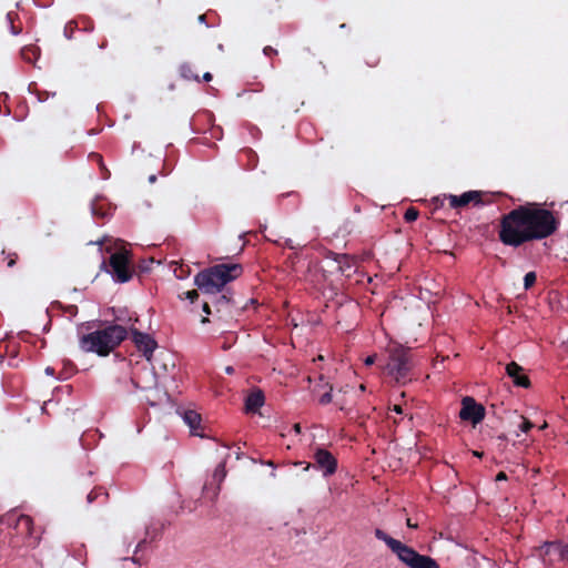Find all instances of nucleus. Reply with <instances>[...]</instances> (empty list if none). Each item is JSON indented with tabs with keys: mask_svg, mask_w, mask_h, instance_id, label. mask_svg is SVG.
<instances>
[{
	"mask_svg": "<svg viewBox=\"0 0 568 568\" xmlns=\"http://www.w3.org/2000/svg\"><path fill=\"white\" fill-rule=\"evenodd\" d=\"M558 226L551 211L536 204L519 205L501 216L498 237L503 244L518 247L552 235Z\"/></svg>",
	"mask_w": 568,
	"mask_h": 568,
	"instance_id": "f257e3e1",
	"label": "nucleus"
},
{
	"mask_svg": "<svg viewBox=\"0 0 568 568\" xmlns=\"http://www.w3.org/2000/svg\"><path fill=\"white\" fill-rule=\"evenodd\" d=\"M125 327L114 324L84 334L79 339V347L84 353H95L99 356H108L122 341L126 338Z\"/></svg>",
	"mask_w": 568,
	"mask_h": 568,
	"instance_id": "f03ea898",
	"label": "nucleus"
},
{
	"mask_svg": "<svg viewBox=\"0 0 568 568\" xmlns=\"http://www.w3.org/2000/svg\"><path fill=\"white\" fill-rule=\"evenodd\" d=\"M374 535L378 540L384 541L397 558L408 568H440L437 561L426 555H420L414 548L390 537L384 530L376 528Z\"/></svg>",
	"mask_w": 568,
	"mask_h": 568,
	"instance_id": "7ed1b4c3",
	"label": "nucleus"
},
{
	"mask_svg": "<svg viewBox=\"0 0 568 568\" xmlns=\"http://www.w3.org/2000/svg\"><path fill=\"white\" fill-rule=\"evenodd\" d=\"M132 253L125 248L123 241L114 243V252L110 254L109 260L101 263V268L111 275L112 280L119 283H125L133 278L134 270L132 266Z\"/></svg>",
	"mask_w": 568,
	"mask_h": 568,
	"instance_id": "20e7f679",
	"label": "nucleus"
},
{
	"mask_svg": "<svg viewBox=\"0 0 568 568\" xmlns=\"http://www.w3.org/2000/svg\"><path fill=\"white\" fill-rule=\"evenodd\" d=\"M243 265L240 263H220L199 272L194 277V284L214 285L229 284L243 274Z\"/></svg>",
	"mask_w": 568,
	"mask_h": 568,
	"instance_id": "39448f33",
	"label": "nucleus"
},
{
	"mask_svg": "<svg viewBox=\"0 0 568 568\" xmlns=\"http://www.w3.org/2000/svg\"><path fill=\"white\" fill-rule=\"evenodd\" d=\"M413 367L412 355L408 348L397 346L390 349L385 366L387 375L395 378L397 383H406L409 371Z\"/></svg>",
	"mask_w": 568,
	"mask_h": 568,
	"instance_id": "423d86ee",
	"label": "nucleus"
},
{
	"mask_svg": "<svg viewBox=\"0 0 568 568\" xmlns=\"http://www.w3.org/2000/svg\"><path fill=\"white\" fill-rule=\"evenodd\" d=\"M532 551L545 567H555L558 564L568 565V541L561 539L545 541L535 547Z\"/></svg>",
	"mask_w": 568,
	"mask_h": 568,
	"instance_id": "0eeeda50",
	"label": "nucleus"
},
{
	"mask_svg": "<svg viewBox=\"0 0 568 568\" xmlns=\"http://www.w3.org/2000/svg\"><path fill=\"white\" fill-rule=\"evenodd\" d=\"M314 464H307L305 469L315 467L323 473L324 477L334 475L337 470V459L325 448L317 447L313 455Z\"/></svg>",
	"mask_w": 568,
	"mask_h": 568,
	"instance_id": "6e6552de",
	"label": "nucleus"
},
{
	"mask_svg": "<svg viewBox=\"0 0 568 568\" xmlns=\"http://www.w3.org/2000/svg\"><path fill=\"white\" fill-rule=\"evenodd\" d=\"M459 417L463 420H469L477 425L485 418V407L477 404L473 397L466 396L462 399Z\"/></svg>",
	"mask_w": 568,
	"mask_h": 568,
	"instance_id": "1a4fd4ad",
	"label": "nucleus"
},
{
	"mask_svg": "<svg viewBox=\"0 0 568 568\" xmlns=\"http://www.w3.org/2000/svg\"><path fill=\"white\" fill-rule=\"evenodd\" d=\"M16 530L18 534L24 535L27 538V546L34 548L39 541L40 536L36 534L33 520L28 515H20L16 520Z\"/></svg>",
	"mask_w": 568,
	"mask_h": 568,
	"instance_id": "9d476101",
	"label": "nucleus"
},
{
	"mask_svg": "<svg viewBox=\"0 0 568 568\" xmlns=\"http://www.w3.org/2000/svg\"><path fill=\"white\" fill-rule=\"evenodd\" d=\"M131 339L135 344L138 349L141 351L148 359H150V356L152 355L153 351L156 347V342L154 341V338H152L151 335L146 333H142L138 329L132 328Z\"/></svg>",
	"mask_w": 568,
	"mask_h": 568,
	"instance_id": "9b49d317",
	"label": "nucleus"
},
{
	"mask_svg": "<svg viewBox=\"0 0 568 568\" xmlns=\"http://www.w3.org/2000/svg\"><path fill=\"white\" fill-rule=\"evenodd\" d=\"M483 193L480 191H467L462 195H453L448 196L449 206L452 209L465 207L469 203H474L475 205L483 204Z\"/></svg>",
	"mask_w": 568,
	"mask_h": 568,
	"instance_id": "f8f14e48",
	"label": "nucleus"
},
{
	"mask_svg": "<svg viewBox=\"0 0 568 568\" xmlns=\"http://www.w3.org/2000/svg\"><path fill=\"white\" fill-rule=\"evenodd\" d=\"M507 375L513 379L516 386L528 388L530 386L529 377L524 374V368L516 362H510L506 366Z\"/></svg>",
	"mask_w": 568,
	"mask_h": 568,
	"instance_id": "ddd939ff",
	"label": "nucleus"
},
{
	"mask_svg": "<svg viewBox=\"0 0 568 568\" xmlns=\"http://www.w3.org/2000/svg\"><path fill=\"white\" fill-rule=\"evenodd\" d=\"M264 393L261 389L253 390L245 398L246 413H257L258 409L264 405Z\"/></svg>",
	"mask_w": 568,
	"mask_h": 568,
	"instance_id": "4468645a",
	"label": "nucleus"
},
{
	"mask_svg": "<svg viewBox=\"0 0 568 568\" xmlns=\"http://www.w3.org/2000/svg\"><path fill=\"white\" fill-rule=\"evenodd\" d=\"M328 257H332L333 261L337 264L336 268L342 274L349 276V272L353 270L352 260L347 254H338L334 252H329Z\"/></svg>",
	"mask_w": 568,
	"mask_h": 568,
	"instance_id": "2eb2a0df",
	"label": "nucleus"
},
{
	"mask_svg": "<svg viewBox=\"0 0 568 568\" xmlns=\"http://www.w3.org/2000/svg\"><path fill=\"white\" fill-rule=\"evenodd\" d=\"M155 263H156V261L153 257L142 258L138 263L132 261V266H133V268H135L134 275L138 276L139 281H143L144 275L149 274L152 271L153 265ZM158 264H160V262H158Z\"/></svg>",
	"mask_w": 568,
	"mask_h": 568,
	"instance_id": "dca6fc26",
	"label": "nucleus"
},
{
	"mask_svg": "<svg viewBox=\"0 0 568 568\" xmlns=\"http://www.w3.org/2000/svg\"><path fill=\"white\" fill-rule=\"evenodd\" d=\"M183 420L190 427L191 434L200 435L196 430L200 428L201 415L195 410H185L183 414Z\"/></svg>",
	"mask_w": 568,
	"mask_h": 568,
	"instance_id": "f3484780",
	"label": "nucleus"
},
{
	"mask_svg": "<svg viewBox=\"0 0 568 568\" xmlns=\"http://www.w3.org/2000/svg\"><path fill=\"white\" fill-rule=\"evenodd\" d=\"M197 287H199V290H201V292L204 295H207V298L203 300V302H202V310L204 313L211 314L209 298L216 293H222L226 286H197Z\"/></svg>",
	"mask_w": 568,
	"mask_h": 568,
	"instance_id": "a211bd4d",
	"label": "nucleus"
},
{
	"mask_svg": "<svg viewBox=\"0 0 568 568\" xmlns=\"http://www.w3.org/2000/svg\"><path fill=\"white\" fill-rule=\"evenodd\" d=\"M179 73L180 77L186 81L200 82L199 74L194 71V67L189 62H184L180 65Z\"/></svg>",
	"mask_w": 568,
	"mask_h": 568,
	"instance_id": "6ab92c4d",
	"label": "nucleus"
},
{
	"mask_svg": "<svg viewBox=\"0 0 568 568\" xmlns=\"http://www.w3.org/2000/svg\"><path fill=\"white\" fill-rule=\"evenodd\" d=\"M6 20L9 24V28H10V32L13 34V36H18L21 33L22 31V27L21 24H16V21L19 20V16L17 12L14 11H9L6 16Z\"/></svg>",
	"mask_w": 568,
	"mask_h": 568,
	"instance_id": "aec40b11",
	"label": "nucleus"
},
{
	"mask_svg": "<svg viewBox=\"0 0 568 568\" xmlns=\"http://www.w3.org/2000/svg\"><path fill=\"white\" fill-rule=\"evenodd\" d=\"M412 294L418 296L420 300H424L427 303H432V300H430L432 292L427 287H423L419 285L413 286Z\"/></svg>",
	"mask_w": 568,
	"mask_h": 568,
	"instance_id": "412c9836",
	"label": "nucleus"
},
{
	"mask_svg": "<svg viewBox=\"0 0 568 568\" xmlns=\"http://www.w3.org/2000/svg\"><path fill=\"white\" fill-rule=\"evenodd\" d=\"M38 51H39V49L34 45L24 47L21 50V55H22L23 60L31 62L32 59H34L37 57Z\"/></svg>",
	"mask_w": 568,
	"mask_h": 568,
	"instance_id": "4be33fe9",
	"label": "nucleus"
},
{
	"mask_svg": "<svg viewBox=\"0 0 568 568\" xmlns=\"http://www.w3.org/2000/svg\"><path fill=\"white\" fill-rule=\"evenodd\" d=\"M1 255L3 256V261L7 262V266L8 267H12L17 260H18V254L14 253V252H6L4 250L1 252Z\"/></svg>",
	"mask_w": 568,
	"mask_h": 568,
	"instance_id": "5701e85b",
	"label": "nucleus"
},
{
	"mask_svg": "<svg viewBox=\"0 0 568 568\" xmlns=\"http://www.w3.org/2000/svg\"><path fill=\"white\" fill-rule=\"evenodd\" d=\"M53 306H57L61 310H63L67 314H69L71 317L75 316L78 313V307L75 305H62L61 302H53Z\"/></svg>",
	"mask_w": 568,
	"mask_h": 568,
	"instance_id": "b1692460",
	"label": "nucleus"
},
{
	"mask_svg": "<svg viewBox=\"0 0 568 568\" xmlns=\"http://www.w3.org/2000/svg\"><path fill=\"white\" fill-rule=\"evenodd\" d=\"M418 215H419V212L417 209H415L414 206H410L406 210L405 214H404V219L406 222L410 223V222H414L418 219Z\"/></svg>",
	"mask_w": 568,
	"mask_h": 568,
	"instance_id": "393cba45",
	"label": "nucleus"
},
{
	"mask_svg": "<svg viewBox=\"0 0 568 568\" xmlns=\"http://www.w3.org/2000/svg\"><path fill=\"white\" fill-rule=\"evenodd\" d=\"M325 387H327V389L320 396V404L321 405H327L332 402V386H329L328 384H325Z\"/></svg>",
	"mask_w": 568,
	"mask_h": 568,
	"instance_id": "a878e982",
	"label": "nucleus"
},
{
	"mask_svg": "<svg viewBox=\"0 0 568 568\" xmlns=\"http://www.w3.org/2000/svg\"><path fill=\"white\" fill-rule=\"evenodd\" d=\"M78 28V24L75 21H69L65 27H64V36L68 38V39H71L72 38V34L74 32V30Z\"/></svg>",
	"mask_w": 568,
	"mask_h": 568,
	"instance_id": "bb28decb",
	"label": "nucleus"
},
{
	"mask_svg": "<svg viewBox=\"0 0 568 568\" xmlns=\"http://www.w3.org/2000/svg\"><path fill=\"white\" fill-rule=\"evenodd\" d=\"M520 418H521V423L519 424L518 428L523 433H528L534 427V424L529 419H527L523 416Z\"/></svg>",
	"mask_w": 568,
	"mask_h": 568,
	"instance_id": "cd10ccee",
	"label": "nucleus"
},
{
	"mask_svg": "<svg viewBox=\"0 0 568 568\" xmlns=\"http://www.w3.org/2000/svg\"><path fill=\"white\" fill-rule=\"evenodd\" d=\"M36 94H37L38 101H40V102H44V101H47L50 97H54V95H55V92H49V91H40V90H37V91H36Z\"/></svg>",
	"mask_w": 568,
	"mask_h": 568,
	"instance_id": "c85d7f7f",
	"label": "nucleus"
},
{
	"mask_svg": "<svg viewBox=\"0 0 568 568\" xmlns=\"http://www.w3.org/2000/svg\"><path fill=\"white\" fill-rule=\"evenodd\" d=\"M100 495H104V497L106 498L108 497V494L106 493H102L101 489H93L91 490L89 494H88V503H92L93 500H95Z\"/></svg>",
	"mask_w": 568,
	"mask_h": 568,
	"instance_id": "c756f323",
	"label": "nucleus"
},
{
	"mask_svg": "<svg viewBox=\"0 0 568 568\" xmlns=\"http://www.w3.org/2000/svg\"><path fill=\"white\" fill-rule=\"evenodd\" d=\"M537 281V274L536 272H528L525 276H524V284H535Z\"/></svg>",
	"mask_w": 568,
	"mask_h": 568,
	"instance_id": "7c9ffc66",
	"label": "nucleus"
},
{
	"mask_svg": "<svg viewBox=\"0 0 568 568\" xmlns=\"http://www.w3.org/2000/svg\"><path fill=\"white\" fill-rule=\"evenodd\" d=\"M185 297L194 303L199 298V292L196 290H192L185 293Z\"/></svg>",
	"mask_w": 568,
	"mask_h": 568,
	"instance_id": "2f4dec72",
	"label": "nucleus"
},
{
	"mask_svg": "<svg viewBox=\"0 0 568 568\" xmlns=\"http://www.w3.org/2000/svg\"><path fill=\"white\" fill-rule=\"evenodd\" d=\"M263 53L271 58V57H274V55H277V50L272 48L271 45H266L264 49H263Z\"/></svg>",
	"mask_w": 568,
	"mask_h": 568,
	"instance_id": "473e14b6",
	"label": "nucleus"
},
{
	"mask_svg": "<svg viewBox=\"0 0 568 568\" xmlns=\"http://www.w3.org/2000/svg\"><path fill=\"white\" fill-rule=\"evenodd\" d=\"M94 161L99 162L100 166L102 170H105L104 168V164H103V160H102V155L99 154V153H91L90 155Z\"/></svg>",
	"mask_w": 568,
	"mask_h": 568,
	"instance_id": "72a5a7b5",
	"label": "nucleus"
},
{
	"mask_svg": "<svg viewBox=\"0 0 568 568\" xmlns=\"http://www.w3.org/2000/svg\"><path fill=\"white\" fill-rule=\"evenodd\" d=\"M507 479V475L506 473L504 471H499L497 475H496V480L499 481V480H506Z\"/></svg>",
	"mask_w": 568,
	"mask_h": 568,
	"instance_id": "f704fd0d",
	"label": "nucleus"
},
{
	"mask_svg": "<svg viewBox=\"0 0 568 568\" xmlns=\"http://www.w3.org/2000/svg\"><path fill=\"white\" fill-rule=\"evenodd\" d=\"M213 79V75L210 72H205L203 74V80L210 82Z\"/></svg>",
	"mask_w": 568,
	"mask_h": 568,
	"instance_id": "c9c22d12",
	"label": "nucleus"
},
{
	"mask_svg": "<svg viewBox=\"0 0 568 568\" xmlns=\"http://www.w3.org/2000/svg\"><path fill=\"white\" fill-rule=\"evenodd\" d=\"M393 410H394L395 413H397V414H402V413H403V408H402V406H399V405H395V406H394V408H393Z\"/></svg>",
	"mask_w": 568,
	"mask_h": 568,
	"instance_id": "e433bc0d",
	"label": "nucleus"
},
{
	"mask_svg": "<svg viewBox=\"0 0 568 568\" xmlns=\"http://www.w3.org/2000/svg\"><path fill=\"white\" fill-rule=\"evenodd\" d=\"M180 271H181V272H180V274H178V268H175V270H174V273H175V275H176V277H178V278H183V268H182V267H180Z\"/></svg>",
	"mask_w": 568,
	"mask_h": 568,
	"instance_id": "4c0bfd02",
	"label": "nucleus"
},
{
	"mask_svg": "<svg viewBox=\"0 0 568 568\" xmlns=\"http://www.w3.org/2000/svg\"><path fill=\"white\" fill-rule=\"evenodd\" d=\"M374 363V357L373 356H368L366 359H365V364L366 365H372Z\"/></svg>",
	"mask_w": 568,
	"mask_h": 568,
	"instance_id": "58836bf2",
	"label": "nucleus"
},
{
	"mask_svg": "<svg viewBox=\"0 0 568 568\" xmlns=\"http://www.w3.org/2000/svg\"><path fill=\"white\" fill-rule=\"evenodd\" d=\"M406 524H407V526H408L409 528H416V527H417V525H416V524H413V521H412L409 518L407 519Z\"/></svg>",
	"mask_w": 568,
	"mask_h": 568,
	"instance_id": "ea45409f",
	"label": "nucleus"
},
{
	"mask_svg": "<svg viewBox=\"0 0 568 568\" xmlns=\"http://www.w3.org/2000/svg\"><path fill=\"white\" fill-rule=\"evenodd\" d=\"M155 181H156V175H155V174H151V175L149 176V182H150V183H154Z\"/></svg>",
	"mask_w": 568,
	"mask_h": 568,
	"instance_id": "a19ab883",
	"label": "nucleus"
},
{
	"mask_svg": "<svg viewBox=\"0 0 568 568\" xmlns=\"http://www.w3.org/2000/svg\"><path fill=\"white\" fill-rule=\"evenodd\" d=\"M293 428H294L295 433H297V434H300V433H301V425H300V424H295V425L293 426Z\"/></svg>",
	"mask_w": 568,
	"mask_h": 568,
	"instance_id": "79ce46f5",
	"label": "nucleus"
},
{
	"mask_svg": "<svg viewBox=\"0 0 568 568\" xmlns=\"http://www.w3.org/2000/svg\"><path fill=\"white\" fill-rule=\"evenodd\" d=\"M378 62H379V59H378V58H376L372 63H369V65H371V67H375V65H377V64H378Z\"/></svg>",
	"mask_w": 568,
	"mask_h": 568,
	"instance_id": "37998d69",
	"label": "nucleus"
},
{
	"mask_svg": "<svg viewBox=\"0 0 568 568\" xmlns=\"http://www.w3.org/2000/svg\"><path fill=\"white\" fill-rule=\"evenodd\" d=\"M144 544H145V539L139 542L138 548H141Z\"/></svg>",
	"mask_w": 568,
	"mask_h": 568,
	"instance_id": "c03bdc74",
	"label": "nucleus"
},
{
	"mask_svg": "<svg viewBox=\"0 0 568 568\" xmlns=\"http://www.w3.org/2000/svg\"><path fill=\"white\" fill-rule=\"evenodd\" d=\"M204 19H205V16H204V14H201V16L199 17V20H200V21H204Z\"/></svg>",
	"mask_w": 568,
	"mask_h": 568,
	"instance_id": "a18cd8bd",
	"label": "nucleus"
},
{
	"mask_svg": "<svg viewBox=\"0 0 568 568\" xmlns=\"http://www.w3.org/2000/svg\"><path fill=\"white\" fill-rule=\"evenodd\" d=\"M219 469H221V471L224 474V465L223 464L219 466Z\"/></svg>",
	"mask_w": 568,
	"mask_h": 568,
	"instance_id": "49530a36",
	"label": "nucleus"
},
{
	"mask_svg": "<svg viewBox=\"0 0 568 568\" xmlns=\"http://www.w3.org/2000/svg\"><path fill=\"white\" fill-rule=\"evenodd\" d=\"M201 322H202V323H206V322H209V318H207V317H203V318L201 320Z\"/></svg>",
	"mask_w": 568,
	"mask_h": 568,
	"instance_id": "de8ad7c7",
	"label": "nucleus"
},
{
	"mask_svg": "<svg viewBox=\"0 0 568 568\" xmlns=\"http://www.w3.org/2000/svg\"><path fill=\"white\" fill-rule=\"evenodd\" d=\"M226 372H227L229 374H231V373L233 372V368H232V367H227V368H226Z\"/></svg>",
	"mask_w": 568,
	"mask_h": 568,
	"instance_id": "09e8293b",
	"label": "nucleus"
},
{
	"mask_svg": "<svg viewBox=\"0 0 568 568\" xmlns=\"http://www.w3.org/2000/svg\"><path fill=\"white\" fill-rule=\"evenodd\" d=\"M97 244H99V246L101 247L103 245V242L98 241Z\"/></svg>",
	"mask_w": 568,
	"mask_h": 568,
	"instance_id": "8fccbe9b",
	"label": "nucleus"
},
{
	"mask_svg": "<svg viewBox=\"0 0 568 568\" xmlns=\"http://www.w3.org/2000/svg\"><path fill=\"white\" fill-rule=\"evenodd\" d=\"M226 348H229L227 343H224L223 349H226Z\"/></svg>",
	"mask_w": 568,
	"mask_h": 568,
	"instance_id": "3c124183",
	"label": "nucleus"
},
{
	"mask_svg": "<svg viewBox=\"0 0 568 568\" xmlns=\"http://www.w3.org/2000/svg\"><path fill=\"white\" fill-rule=\"evenodd\" d=\"M226 348H229L227 343H224L223 349H226Z\"/></svg>",
	"mask_w": 568,
	"mask_h": 568,
	"instance_id": "603ef678",
	"label": "nucleus"
},
{
	"mask_svg": "<svg viewBox=\"0 0 568 568\" xmlns=\"http://www.w3.org/2000/svg\"><path fill=\"white\" fill-rule=\"evenodd\" d=\"M529 287H530V286L525 285V286H524V291H527Z\"/></svg>",
	"mask_w": 568,
	"mask_h": 568,
	"instance_id": "864d4df0",
	"label": "nucleus"
},
{
	"mask_svg": "<svg viewBox=\"0 0 568 568\" xmlns=\"http://www.w3.org/2000/svg\"><path fill=\"white\" fill-rule=\"evenodd\" d=\"M1 357H2V356L0 355V358H1Z\"/></svg>",
	"mask_w": 568,
	"mask_h": 568,
	"instance_id": "5fc2aeb1",
	"label": "nucleus"
}]
</instances>
